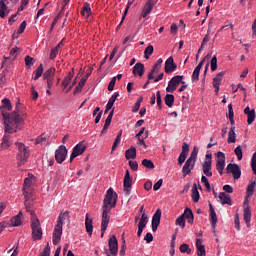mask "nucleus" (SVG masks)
<instances>
[{"mask_svg": "<svg viewBox=\"0 0 256 256\" xmlns=\"http://www.w3.org/2000/svg\"><path fill=\"white\" fill-rule=\"evenodd\" d=\"M19 105H21V103L17 102L16 110L12 113H9L7 111H11V109H13V106L11 105V100H9V98H4L2 100L0 112L4 121L5 132L1 143L3 149L9 148L11 145V143L9 142V135L17 133V131H21V129H23V125H25V120L19 114Z\"/></svg>", "mask_w": 256, "mask_h": 256, "instance_id": "obj_1", "label": "nucleus"}, {"mask_svg": "<svg viewBox=\"0 0 256 256\" xmlns=\"http://www.w3.org/2000/svg\"><path fill=\"white\" fill-rule=\"evenodd\" d=\"M119 195L111 187L107 190L102 205V221H101V237H104L107 227H109V221L111 220V209H115L117 205V199Z\"/></svg>", "mask_w": 256, "mask_h": 256, "instance_id": "obj_2", "label": "nucleus"}, {"mask_svg": "<svg viewBox=\"0 0 256 256\" xmlns=\"http://www.w3.org/2000/svg\"><path fill=\"white\" fill-rule=\"evenodd\" d=\"M69 217V211L61 212L57 224L54 227V231L52 234V243L53 245H59L61 242V237L63 235V221Z\"/></svg>", "mask_w": 256, "mask_h": 256, "instance_id": "obj_3", "label": "nucleus"}, {"mask_svg": "<svg viewBox=\"0 0 256 256\" xmlns=\"http://www.w3.org/2000/svg\"><path fill=\"white\" fill-rule=\"evenodd\" d=\"M31 229L33 241H41L43 239V229L41 228V222L35 215V212H31Z\"/></svg>", "mask_w": 256, "mask_h": 256, "instance_id": "obj_4", "label": "nucleus"}, {"mask_svg": "<svg viewBox=\"0 0 256 256\" xmlns=\"http://www.w3.org/2000/svg\"><path fill=\"white\" fill-rule=\"evenodd\" d=\"M197 155H199V149H197V147H194L193 151L191 152L189 158L186 160L182 168L183 177H185L186 175H190L191 171L195 169V163L197 162Z\"/></svg>", "mask_w": 256, "mask_h": 256, "instance_id": "obj_5", "label": "nucleus"}, {"mask_svg": "<svg viewBox=\"0 0 256 256\" xmlns=\"http://www.w3.org/2000/svg\"><path fill=\"white\" fill-rule=\"evenodd\" d=\"M16 145L18 147V166L21 167V165H25V163H27V159H29L31 151L29 150V147L25 146L23 143H16Z\"/></svg>", "mask_w": 256, "mask_h": 256, "instance_id": "obj_6", "label": "nucleus"}, {"mask_svg": "<svg viewBox=\"0 0 256 256\" xmlns=\"http://www.w3.org/2000/svg\"><path fill=\"white\" fill-rule=\"evenodd\" d=\"M213 167V154L208 153L205 155V160L202 163V171L206 177H213V172L211 169Z\"/></svg>", "mask_w": 256, "mask_h": 256, "instance_id": "obj_7", "label": "nucleus"}, {"mask_svg": "<svg viewBox=\"0 0 256 256\" xmlns=\"http://www.w3.org/2000/svg\"><path fill=\"white\" fill-rule=\"evenodd\" d=\"M183 79V76L176 75L171 78V80L168 82V86L166 87L167 93H174V91H177V87L181 84V80Z\"/></svg>", "mask_w": 256, "mask_h": 256, "instance_id": "obj_8", "label": "nucleus"}, {"mask_svg": "<svg viewBox=\"0 0 256 256\" xmlns=\"http://www.w3.org/2000/svg\"><path fill=\"white\" fill-rule=\"evenodd\" d=\"M55 71L56 69L51 67L43 74V79L46 81L48 89H51V87H53V83H55Z\"/></svg>", "mask_w": 256, "mask_h": 256, "instance_id": "obj_9", "label": "nucleus"}, {"mask_svg": "<svg viewBox=\"0 0 256 256\" xmlns=\"http://www.w3.org/2000/svg\"><path fill=\"white\" fill-rule=\"evenodd\" d=\"M87 150V145L83 142H79L72 150V153L70 155V163L73 162V159L79 157V155H83L85 151Z\"/></svg>", "mask_w": 256, "mask_h": 256, "instance_id": "obj_10", "label": "nucleus"}, {"mask_svg": "<svg viewBox=\"0 0 256 256\" xmlns=\"http://www.w3.org/2000/svg\"><path fill=\"white\" fill-rule=\"evenodd\" d=\"M226 172L230 173L235 181L241 179V167L237 164L229 163L226 167Z\"/></svg>", "mask_w": 256, "mask_h": 256, "instance_id": "obj_11", "label": "nucleus"}, {"mask_svg": "<svg viewBox=\"0 0 256 256\" xmlns=\"http://www.w3.org/2000/svg\"><path fill=\"white\" fill-rule=\"evenodd\" d=\"M55 159L60 165L67 159V147H65V145H60L58 149H56Z\"/></svg>", "mask_w": 256, "mask_h": 256, "instance_id": "obj_12", "label": "nucleus"}, {"mask_svg": "<svg viewBox=\"0 0 256 256\" xmlns=\"http://www.w3.org/2000/svg\"><path fill=\"white\" fill-rule=\"evenodd\" d=\"M216 169L220 175H223L225 169V153L221 151L217 152Z\"/></svg>", "mask_w": 256, "mask_h": 256, "instance_id": "obj_13", "label": "nucleus"}, {"mask_svg": "<svg viewBox=\"0 0 256 256\" xmlns=\"http://www.w3.org/2000/svg\"><path fill=\"white\" fill-rule=\"evenodd\" d=\"M108 247L111 255H117L119 253V242H117V236L112 235L108 240Z\"/></svg>", "mask_w": 256, "mask_h": 256, "instance_id": "obj_14", "label": "nucleus"}, {"mask_svg": "<svg viewBox=\"0 0 256 256\" xmlns=\"http://www.w3.org/2000/svg\"><path fill=\"white\" fill-rule=\"evenodd\" d=\"M147 223H149V216L143 212L138 223L137 237H141V235H143V229L147 227Z\"/></svg>", "mask_w": 256, "mask_h": 256, "instance_id": "obj_15", "label": "nucleus"}, {"mask_svg": "<svg viewBox=\"0 0 256 256\" xmlns=\"http://www.w3.org/2000/svg\"><path fill=\"white\" fill-rule=\"evenodd\" d=\"M164 70H165V73H167V75H169L170 73H174V71L177 70V64H175V60H173V56H170L165 61Z\"/></svg>", "mask_w": 256, "mask_h": 256, "instance_id": "obj_16", "label": "nucleus"}, {"mask_svg": "<svg viewBox=\"0 0 256 256\" xmlns=\"http://www.w3.org/2000/svg\"><path fill=\"white\" fill-rule=\"evenodd\" d=\"M34 179L35 178L33 176L25 178L23 187L24 197H28V195H33V192H31V187L33 186Z\"/></svg>", "mask_w": 256, "mask_h": 256, "instance_id": "obj_17", "label": "nucleus"}, {"mask_svg": "<svg viewBox=\"0 0 256 256\" xmlns=\"http://www.w3.org/2000/svg\"><path fill=\"white\" fill-rule=\"evenodd\" d=\"M161 225V209H157L152 217V231L157 232V229Z\"/></svg>", "mask_w": 256, "mask_h": 256, "instance_id": "obj_18", "label": "nucleus"}, {"mask_svg": "<svg viewBox=\"0 0 256 256\" xmlns=\"http://www.w3.org/2000/svg\"><path fill=\"white\" fill-rule=\"evenodd\" d=\"M244 114L247 115V123H248V125H252L253 121H255V117H256L255 109L251 110V108H249V106H247L244 109Z\"/></svg>", "mask_w": 256, "mask_h": 256, "instance_id": "obj_19", "label": "nucleus"}, {"mask_svg": "<svg viewBox=\"0 0 256 256\" xmlns=\"http://www.w3.org/2000/svg\"><path fill=\"white\" fill-rule=\"evenodd\" d=\"M163 64V59H158L154 64L152 70L148 74V79H155V73H157L161 69V65Z\"/></svg>", "mask_w": 256, "mask_h": 256, "instance_id": "obj_20", "label": "nucleus"}, {"mask_svg": "<svg viewBox=\"0 0 256 256\" xmlns=\"http://www.w3.org/2000/svg\"><path fill=\"white\" fill-rule=\"evenodd\" d=\"M196 249L198 256H206L207 252L205 251V245H203V240L196 238Z\"/></svg>", "mask_w": 256, "mask_h": 256, "instance_id": "obj_21", "label": "nucleus"}, {"mask_svg": "<svg viewBox=\"0 0 256 256\" xmlns=\"http://www.w3.org/2000/svg\"><path fill=\"white\" fill-rule=\"evenodd\" d=\"M145 73V65L141 62H138L133 67V75H139V77H143Z\"/></svg>", "mask_w": 256, "mask_h": 256, "instance_id": "obj_22", "label": "nucleus"}, {"mask_svg": "<svg viewBox=\"0 0 256 256\" xmlns=\"http://www.w3.org/2000/svg\"><path fill=\"white\" fill-rule=\"evenodd\" d=\"M85 229L89 237L93 235V218H89V214H86L85 217Z\"/></svg>", "mask_w": 256, "mask_h": 256, "instance_id": "obj_23", "label": "nucleus"}, {"mask_svg": "<svg viewBox=\"0 0 256 256\" xmlns=\"http://www.w3.org/2000/svg\"><path fill=\"white\" fill-rule=\"evenodd\" d=\"M7 0H0V17L5 19L9 15V7L5 4Z\"/></svg>", "mask_w": 256, "mask_h": 256, "instance_id": "obj_24", "label": "nucleus"}, {"mask_svg": "<svg viewBox=\"0 0 256 256\" xmlns=\"http://www.w3.org/2000/svg\"><path fill=\"white\" fill-rule=\"evenodd\" d=\"M132 186H133V178H124L123 187L126 195H131Z\"/></svg>", "mask_w": 256, "mask_h": 256, "instance_id": "obj_25", "label": "nucleus"}, {"mask_svg": "<svg viewBox=\"0 0 256 256\" xmlns=\"http://www.w3.org/2000/svg\"><path fill=\"white\" fill-rule=\"evenodd\" d=\"M218 199H220L222 205H233L231 196L225 192H221L218 196Z\"/></svg>", "mask_w": 256, "mask_h": 256, "instance_id": "obj_26", "label": "nucleus"}, {"mask_svg": "<svg viewBox=\"0 0 256 256\" xmlns=\"http://www.w3.org/2000/svg\"><path fill=\"white\" fill-rule=\"evenodd\" d=\"M209 207H210V218H211V223H212V229H213V231H215V227H216L217 221H218L217 213L215 212V209L213 208L212 204H209Z\"/></svg>", "mask_w": 256, "mask_h": 256, "instance_id": "obj_27", "label": "nucleus"}, {"mask_svg": "<svg viewBox=\"0 0 256 256\" xmlns=\"http://www.w3.org/2000/svg\"><path fill=\"white\" fill-rule=\"evenodd\" d=\"M155 4H151V2H146L144 8L142 9L141 17L145 19L153 11V7Z\"/></svg>", "mask_w": 256, "mask_h": 256, "instance_id": "obj_28", "label": "nucleus"}, {"mask_svg": "<svg viewBox=\"0 0 256 256\" xmlns=\"http://www.w3.org/2000/svg\"><path fill=\"white\" fill-rule=\"evenodd\" d=\"M21 219H23V212L22 211H20L18 213V215L12 217V219H11L12 227H19V225H21V223H22Z\"/></svg>", "mask_w": 256, "mask_h": 256, "instance_id": "obj_29", "label": "nucleus"}, {"mask_svg": "<svg viewBox=\"0 0 256 256\" xmlns=\"http://www.w3.org/2000/svg\"><path fill=\"white\" fill-rule=\"evenodd\" d=\"M182 215H184V219H187L190 225H192L193 221H195V217L193 216V210H191L190 208H186Z\"/></svg>", "mask_w": 256, "mask_h": 256, "instance_id": "obj_30", "label": "nucleus"}, {"mask_svg": "<svg viewBox=\"0 0 256 256\" xmlns=\"http://www.w3.org/2000/svg\"><path fill=\"white\" fill-rule=\"evenodd\" d=\"M135 157H137V149L135 148V146H132L131 148L125 151V158L127 160L135 159Z\"/></svg>", "mask_w": 256, "mask_h": 256, "instance_id": "obj_31", "label": "nucleus"}, {"mask_svg": "<svg viewBox=\"0 0 256 256\" xmlns=\"http://www.w3.org/2000/svg\"><path fill=\"white\" fill-rule=\"evenodd\" d=\"M31 197H33V195H28V197H25V201H24V205H25V209L26 211L31 213H35V211L31 210L33 208V201H31Z\"/></svg>", "mask_w": 256, "mask_h": 256, "instance_id": "obj_32", "label": "nucleus"}, {"mask_svg": "<svg viewBox=\"0 0 256 256\" xmlns=\"http://www.w3.org/2000/svg\"><path fill=\"white\" fill-rule=\"evenodd\" d=\"M192 200L194 201V203H199V199L201 198V196L199 195V189L197 188V184L194 183L192 186Z\"/></svg>", "mask_w": 256, "mask_h": 256, "instance_id": "obj_33", "label": "nucleus"}, {"mask_svg": "<svg viewBox=\"0 0 256 256\" xmlns=\"http://www.w3.org/2000/svg\"><path fill=\"white\" fill-rule=\"evenodd\" d=\"M43 64H40L37 69L33 72V76L32 79H34V81H37V79L41 78L43 76Z\"/></svg>", "mask_w": 256, "mask_h": 256, "instance_id": "obj_34", "label": "nucleus"}, {"mask_svg": "<svg viewBox=\"0 0 256 256\" xmlns=\"http://www.w3.org/2000/svg\"><path fill=\"white\" fill-rule=\"evenodd\" d=\"M81 14L83 15V17L86 18L91 16V6L89 5V3H84Z\"/></svg>", "mask_w": 256, "mask_h": 256, "instance_id": "obj_35", "label": "nucleus"}, {"mask_svg": "<svg viewBox=\"0 0 256 256\" xmlns=\"http://www.w3.org/2000/svg\"><path fill=\"white\" fill-rule=\"evenodd\" d=\"M243 217L246 223V226L251 227V210H243Z\"/></svg>", "mask_w": 256, "mask_h": 256, "instance_id": "obj_36", "label": "nucleus"}, {"mask_svg": "<svg viewBox=\"0 0 256 256\" xmlns=\"http://www.w3.org/2000/svg\"><path fill=\"white\" fill-rule=\"evenodd\" d=\"M164 101L167 107H173V104L175 103V96L173 94H166Z\"/></svg>", "mask_w": 256, "mask_h": 256, "instance_id": "obj_37", "label": "nucleus"}, {"mask_svg": "<svg viewBox=\"0 0 256 256\" xmlns=\"http://www.w3.org/2000/svg\"><path fill=\"white\" fill-rule=\"evenodd\" d=\"M85 83H87V79L82 78L74 90V95L81 93L83 87H85Z\"/></svg>", "mask_w": 256, "mask_h": 256, "instance_id": "obj_38", "label": "nucleus"}, {"mask_svg": "<svg viewBox=\"0 0 256 256\" xmlns=\"http://www.w3.org/2000/svg\"><path fill=\"white\" fill-rule=\"evenodd\" d=\"M113 113H115V108H113L107 116L104 124V129H109V127L111 126V121H113Z\"/></svg>", "mask_w": 256, "mask_h": 256, "instance_id": "obj_39", "label": "nucleus"}, {"mask_svg": "<svg viewBox=\"0 0 256 256\" xmlns=\"http://www.w3.org/2000/svg\"><path fill=\"white\" fill-rule=\"evenodd\" d=\"M123 135V130H121L118 134L116 139L114 140V143L112 145V151H115L119 144L121 143V136Z\"/></svg>", "mask_w": 256, "mask_h": 256, "instance_id": "obj_40", "label": "nucleus"}, {"mask_svg": "<svg viewBox=\"0 0 256 256\" xmlns=\"http://www.w3.org/2000/svg\"><path fill=\"white\" fill-rule=\"evenodd\" d=\"M235 141V126H233L228 132V143H235Z\"/></svg>", "mask_w": 256, "mask_h": 256, "instance_id": "obj_41", "label": "nucleus"}, {"mask_svg": "<svg viewBox=\"0 0 256 256\" xmlns=\"http://www.w3.org/2000/svg\"><path fill=\"white\" fill-rule=\"evenodd\" d=\"M142 165L146 169H155V164L149 159L142 160Z\"/></svg>", "mask_w": 256, "mask_h": 256, "instance_id": "obj_42", "label": "nucleus"}, {"mask_svg": "<svg viewBox=\"0 0 256 256\" xmlns=\"http://www.w3.org/2000/svg\"><path fill=\"white\" fill-rule=\"evenodd\" d=\"M234 153H235L238 161H241V159H243V148H241V145L237 146L234 149Z\"/></svg>", "mask_w": 256, "mask_h": 256, "instance_id": "obj_43", "label": "nucleus"}, {"mask_svg": "<svg viewBox=\"0 0 256 256\" xmlns=\"http://www.w3.org/2000/svg\"><path fill=\"white\" fill-rule=\"evenodd\" d=\"M25 65L28 69H31L32 65H35V58L31 56H26L25 57Z\"/></svg>", "mask_w": 256, "mask_h": 256, "instance_id": "obj_44", "label": "nucleus"}, {"mask_svg": "<svg viewBox=\"0 0 256 256\" xmlns=\"http://www.w3.org/2000/svg\"><path fill=\"white\" fill-rule=\"evenodd\" d=\"M156 103L159 109H163V100L161 99V91L156 92Z\"/></svg>", "mask_w": 256, "mask_h": 256, "instance_id": "obj_45", "label": "nucleus"}, {"mask_svg": "<svg viewBox=\"0 0 256 256\" xmlns=\"http://www.w3.org/2000/svg\"><path fill=\"white\" fill-rule=\"evenodd\" d=\"M153 51H154L153 45H148L144 51L145 58L149 59V57L153 55Z\"/></svg>", "mask_w": 256, "mask_h": 256, "instance_id": "obj_46", "label": "nucleus"}, {"mask_svg": "<svg viewBox=\"0 0 256 256\" xmlns=\"http://www.w3.org/2000/svg\"><path fill=\"white\" fill-rule=\"evenodd\" d=\"M201 182L204 184L208 192H211V184L209 183V179L206 178L205 175H202Z\"/></svg>", "mask_w": 256, "mask_h": 256, "instance_id": "obj_47", "label": "nucleus"}, {"mask_svg": "<svg viewBox=\"0 0 256 256\" xmlns=\"http://www.w3.org/2000/svg\"><path fill=\"white\" fill-rule=\"evenodd\" d=\"M211 71H217V55H214L210 61Z\"/></svg>", "mask_w": 256, "mask_h": 256, "instance_id": "obj_48", "label": "nucleus"}, {"mask_svg": "<svg viewBox=\"0 0 256 256\" xmlns=\"http://www.w3.org/2000/svg\"><path fill=\"white\" fill-rule=\"evenodd\" d=\"M201 73V70H197L196 68H194L193 74H192V83H195L197 81H199V75Z\"/></svg>", "mask_w": 256, "mask_h": 256, "instance_id": "obj_49", "label": "nucleus"}, {"mask_svg": "<svg viewBox=\"0 0 256 256\" xmlns=\"http://www.w3.org/2000/svg\"><path fill=\"white\" fill-rule=\"evenodd\" d=\"M180 252L187 253V255H191V248H189L188 244L180 245Z\"/></svg>", "mask_w": 256, "mask_h": 256, "instance_id": "obj_50", "label": "nucleus"}, {"mask_svg": "<svg viewBox=\"0 0 256 256\" xmlns=\"http://www.w3.org/2000/svg\"><path fill=\"white\" fill-rule=\"evenodd\" d=\"M176 225H179L180 227H182V229H185V218L184 215L179 216L176 219Z\"/></svg>", "mask_w": 256, "mask_h": 256, "instance_id": "obj_51", "label": "nucleus"}, {"mask_svg": "<svg viewBox=\"0 0 256 256\" xmlns=\"http://www.w3.org/2000/svg\"><path fill=\"white\" fill-rule=\"evenodd\" d=\"M255 185L256 182L255 181H251V183L247 186V193L248 195H253V191H255Z\"/></svg>", "mask_w": 256, "mask_h": 256, "instance_id": "obj_52", "label": "nucleus"}, {"mask_svg": "<svg viewBox=\"0 0 256 256\" xmlns=\"http://www.w3.org/2000/svg\"><path fill=\"white\" fill-rule=\"evenodd\" d=\"M128 165L132 169V171H137V169H139V164L137 163V161L130 160L128 162Z\"/></svg>", "mask_w": 256, "mask_h": 256, "instance_id": "obj_53", "label": "nucleus"}, {"mask_svg": "<svg viewBox=\"0 0 256 256\" xmlns=\"http://www.w3.org/2000/svg\"><path fill=\"white\" fill-rule=\"evenodd\" d=\"M25 29H27V21H23V22L20 24V26H19V28H18V30H17V33H18L19 35H21V33H24Z\"/></svg>", "mask_w": 256, "mask_h": 256, "instance_id": "obj_54", "label": "nucleus"}, {"mask_svg": "<svg viewBox=\"0 0 256 256\" xmlns=\"http://www.w3.org/2000/svg\"><path fill=\"white\" fill-rule=\"evenodd\" d=\"M187 155L185 153H180L179 157H178V165H182L183 163H185L186 159H187Z\"/></svg>", "mask_w": 256, "mask_h": 256, "instance_id": "obj_55", "label": "nucleus"}, {"mask_svg": "<svg viewBox=\"0 0 256 256\" xmlns=\"http://www.w3.org/2000/svg\"><path fill=\"white\" fill-rule=\"evenodd\" d=\"M57 55H59V49L57 48H52L50 51V59L51 61H53V59H55V57H57Z\"/></svg>", "mask_w": 256, "mask_h": 256, "instance_id": "obj_56", "label": "nucleus"}, {"mask_svg": "<svg viewBox=\"0 0 256 256\" xmlns=\"http://www.w3.org/2000/svg\"><path fill=\"white\" fill-rule=\"evenodd\" d=\"M117 81V77H113L108 84V91H113L115 89V83Z\"/></svg>", "mask_w": 256, "mask_h": 256, "instance_id": "obj_57", "label": "nucleus"}, {"mask_svg": "<svg viewBox=\"0 0 256 256\" xmlns=\"http://www.w3.org/2000/svg\"><path fill=\"white\" fill-rule=\"evenodd\" d=\"M40 256H51V247H49V244H47Z\"/></svg>", "mask_w": 256, "mask_h": 256, "instance_id": "obj_58", "label": "nucleus"}, {"mask_svg": "<svg viewBox=\"0 0 256 256\" xmlns=\"http://www.w3.org/2000/svg\"><path fill=\"white\" fill-rule=\"evenodd\" d=\"M234 223H235L236 229H237L238 231H241V223H240V220H239V214H236V215H235Z\"/></svg>", "mask_w": 256, "mask_h": 256, "instance_id": "obj_59", "label": "nucleus"}, {"mask_svg": "<svg viewBox=\"0 0 256 256\" xmlns=\"http://www.w3.org/2000/svg\"><path fill=\"white\" fill-rule=\"evenodd\" d=\"M117 97H119V92H115L109 99L108 103H110L111 105H115V101H117Z\"/></svg>", "mask_w": 256, "mask_h": 256, "instance_id": "obj_60", "label": "nucleus"}, {"mask_svg": "<svg viewBox=\"0 0 256 256\" xmlns=\"http://www.w3.org/2000/svg\"><path fill=\"white\" fill-rule=\"evenodd\" d=\"M163 185V179H159L153 186L154 191H159Z\"/></svg>", "mask_w": 256, "mask_h": 256, "instance_id": "obj_61", "label": "nucleus"}, {"mask_svg": "<svg viewBox=\"0 0 256 256\" xmlns=\"http://www.w3.org/2000/svg\"><path fill=\"white\" fill-rule=\"evenodd\" d=\"M144 241H146V243L153 242V234L151 232H148L144 237Z\"/></svg>", "mask_w": 256, "mask_h": 256, "instance_id": "obj_62", "label": "nucleus"}, {"mask_svg": "<svg viewBox=\"0 0 256 256\" xmlns=\"http://www.w3.org/2000/svg\"><path fill=\"white\" fill-rule=\"evenodd\" d=\"M181 153L189 155V144H187L186 142H184L183 145H182V152Z\"/></svg>", "mask_w": 256, "mask_h": 256, "instance_id": "obj_63", "label": "nucleus"}, {"mask_svg": "<svg viewBox=\"0 0 256 256\" xmlns=\"http://www.w3.org/2000/svg\"><path fill=\"white\" fill-rule=\"evenodd\" d=\"M177 31H178V27L175 23H172L170 26V33H172V35H177Z\"/></svg>", "mask_w": 256, "mask_h": 256, "instance_id": "obj_64", "label": "nucleus"}]
</instances>
